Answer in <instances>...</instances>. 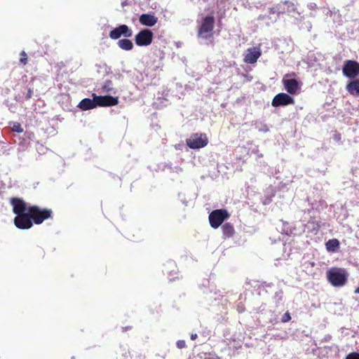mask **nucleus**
<instances>
[{
	"label": "nucleus",
	"mask_w": 359,
	"mask_h": 359,
	"mask_svg": "<svg viewBox=\"0 0 359 359\" xmlns=\"http://www.w3.org/2000/svg\"><path fill=\"white\" fill-rule=\"evenodd\" d=\"M355 293H356V294H359V287H358L355 290Z\"/></svg>",
	"instance_id": "c85d7f7f"
},
{
	"label": "nucleus",
	"mask_w": 359,
	"mask_h": 359,
	"mask_svg": "<svg viewBox=\"0 0 359 359\" xmlns=\"http://www.w3.org/2000/svg\"><path fill=\"white\" fill-rule=\"evenodd\" d=\"M109 36L114 40L121 36L129 38L133 36V30L126 25H121L110 31Z\"/></svg>",
	"instance_id": "6e6552de"
},
{
	"label": "nucleus",
	"mask_w": 359,
	"mask_h": 359,
	"mask_svg": "<svg viewBox=\"0 0 359 359\" xmlns=\"http://www.w3.org/2000/svg\"><path fill=\"white\" fill-rule=\"evenodd\" d=\"M33 95V90L31 88H29L25 96L26 100H29L32 97Z\"/></svg>",
	"instance_id": "bb28decb"
},
{
	"label": "nucleus",
	"mask_w": 359,
	"mask_h": 359,
	"mask_svg": "<svg viewBox=\"0 0 359 359\" xmlns=\"http://www.w3.org/2000/svg\"><path fill=\"white\" fill-rule=\"evenodd\" d=\"M294 100L290 95L280 93L275 95L271 102V105L274 107H278L280 106H287L293 104Z\"/></svg>",
	"instance_id": "9d476101"
},
{
	"label": "nucleus",
	"mask_w": 359,
	"mask_h": 359,
	"mask_svg": "<svg viewBox=\"0 0 359 359\" xmlns=\"http://www.w3.org/2000/svg\"><path fill=\"white\" fill-rule=\"evenodd\" d=\"M345 359H359V353L358 352H352L348 353Z\"/></svg>",
	"instance_id": "5701e85b"
},
{
	"label": "nucleus",
	"mask_w": 359,
	"mask_h": 359,
	"mask_svg": "<svg viewBox=\"0 0 359 359\" xmlns=\"http://www.w3.org/2000/svg\"><path fill=\"white\" fill-rule=\"evenodd\" d=\"M229 217L230 214L226 209L215 210L209 215V222L212 228L217 229Z\"/></svg>",
	"instance_id": "20e7f679"
},
{
	"label": "nucleus",
	"mask_w": 359,
	"mask_h": 359,
	"mask_svg": "<svg viewBox=\"0 0 359 359\" xmlns=\"http://www.w3.org/2000/svg\"><path fill=\"white\" fill-rule=\"evenodd\" d=\"M215 26V18L212 15L205 16L198 30V36L203 39H208L212 36V32Z\"/></svg>",
	"instance_id": "7ed1b4c3"
},
{
	"label": "nucleus",
	"mask_w": 359,
	"mask_h": 359,
	"mask_svg": "<svg viewBox=\"0 0 359 359\" xmlns=\"http://www.w3.org/2000/svg\"><path fill=\"white\" fill-rule=\"evenodd\" d=\"M346 90L353 97H359V79L349 81L346 86Z\"/></svg>",
	"instance_id": "4468645a"
},
{
	"label": "nucleus",
	"mask_w": 359,
	"mask_h": 359,
	"mask_svg": "<svg viewBox=\"0 0 359 359\" xmlns=\"http://www.w3.org/2000/svg\"><path fill=\"white\" fill-rule=\"evenodd\" d=\"M78 107L83 111L92 109L96 107L95 98H84L78 104Z\"/></svg>",
	"instance_id": "2eb2a0df"
},
{
	"label": "nucleus",
	"mask_w": 359,
	"mask_h": 359,
	"mask_svg": "<svg viewBox=\"0 0 359 359\" xmlns=\"http://www.w3.org/2000/svg\"><path fill=\"white\" fill-rule=\"evenodd\" d=\"M245 306L243 304H239L237 305V311L240 313H243L245 311Z\"/></svg>",
	"instance_id": "a878e982"
},
{
	"label": "nucleus",
	"mask_w": 359,
	"mask_h": 359,
	"mask_svg": "<svg viewBox=\"0 0 359 359\" xmlns=\"http://www.w3.org/2000/svg\"><path fill=\"white\" fill-rule=\"evenodd\" d=\"M289 76V74H285L283 79V84L285 90L290 95H296L298 93L299 89V82L295 79H286Z\"/></svg>",
	"instance_id": "9b49d317"
},
{
	"label": "nucleus",
	"mask_w": 359,
	"mask_h": 359,
	"mask_svg": "<svg viewBox=\"0 0 359 359\" xmlns=\"http://www.w3.org/2000/svg\"><path fill=\"white\" fill-rule=\"evenodd\" d=\"M153 40V33L150 29H144L140 31L135 37V44L138 46H147Z\"/></svg>",
	"instance_id": "0eeeda50"
},
{
	"label": "nucleus",
	"mask_w": 359,
	"mask_h": 359,
	"mask_svg": "<svg viewBox=\"0 0 359 359\" xmlns=\"http://www.w3.org/2000/svg\"><path fill=\"white\" fill-rule=\"evenodd\" d=\"M332 139L337 142H341V135L337 130L334 131Z\"/></svg>",
	"instance_id": "4be33fe9"
},
{
	"label": "nucleus",
	"mask_w": 359,
	"mask_h": 359,
	"mask_svg": "<svg viewBox=\"0 0 359 359\" xmlns=\"http://www.w3.org/2000/svg\"><path fill=\"white\" fill-rule=\"evenodd\" d=\"M140 23L144 26L152 27L158 22V18L154 14L143 13L140 16Z\"/></svg>",
	"instance_id": "ddd939ff"
},
{
	"label": "nucleus",
	"mask_w": 359,
	"mask_h": 359,
	"mask_svg": "<svg viewBox=\"0 0 359 359\" xmlns=\"http://www.w3.org/2000/svg\"><path fill=\"white\" fill-rule=\"evenodd\" d=\"M291 320L290 314L288 311L285 312L281 318L282 323H287Z\"/></svg>",
	"instance_id": "b1692460"
},
{
	"label": "nucleus",
	"mask_w": 359,
	"mask_h": 359,
	"mask_svg": "<svg viewBox=\"0 0 359 359\" xmlns=\"http://www.w3.org/2000/svg\"><path fill=\"white\" fill-rule=\"evenodd\" d=\"M222 233L224 238H229L233 236L235 234V229L233 226L226 222L222 226Z\"/></svg>",
	"instance_id": "dca6fc26"
},
{
	"label": "nucleus",
	"mask_w": 359,
	"mask_h": 359,
	"mask_svg": "<svg viewBox=\"0 0 359 359\" xmlns=\"http://www.w3.org/2000/svg\"><path fill=\"white\" fill-rule=\"evenodd\" d=\"M342 72L345 76L355 79L359 75V63L351 60L345 61Z\"/></svg>",
	"instance_id": "423d86ee"
},
{
	"label": "nucleus",
	"mask_w": 359,
	"mask_h": 359,
	"mask_svg": "<svg viewBox=\"0 0 359 359\" xmlns=\"http://www.w3.org/2000/svg\"><path fill=\"white\" fill-rule=\"evenodd\" d=\"M117 44L120 48L124 50H131L133 48V43L128 39H120Z\"/></svg>",
	"instance_id": "f3484780"
},
{
	"label": "nucleus",
	"mask_w": 359,
	"mask_h": 359,
	"mask_svg": "<svg viewBox=\"0 0 359 359\" xmlns=\"http://www.w3.org/2000/svg\"><path fill=\"white\" fill-rule=\"evenodd\" d=\"M177 348H184L186 346L185 341L183 340H179L176 343Z\"/></svg>",
	"instance_id": "393cba45"
},
{
	"label": "nucleus",
	"mask_w": 359,
	"mask_h": 359,
	"mask_svg": "<svg viewBox=\"0 0 359 359\" xmlns=\"http://www.w3.org/2000/svg\"><path fill=\"white\" fill-rule=\"evenodd\" d=\"M10 204L13 208V213L15 215L13 223L19 229H29L34 224H41L46 219L53 217L51 209L41 208L36 205H28L21 198H11Z\"/></svg>",
	"instance_id": "f257e3e1"
},
{
	"label": "nucleus",
	"mask_w": 359,
	"mask_h": 359,
	"mask_svg": "<svg viewBox=\"0 0 359 359\" xmlns=\"http://www.w3.org/2000/svg\"><path fill=\"white\" fill-rule=\"evenodd\" d=\"M348 276L346 269L341 268H332L327 272V280L334 287L344 286L347 282Z\"/></svg>",
	"instance_id": "f03ea898"
},
{
	"label": "nucleus",
	"mask_w": 359,
	"mask_h": 359,
	"mask_svg": "<svg viewBox=\"0 0 359 359\" xmlns=\"http://www.w3.org/2000/svg\"><path fill=\"white\" fill-rule=\"evenodd\" d=\"M20 55V64H22L23 65H27V61H28V57H27V53L24 50H22Z\"/></svg>",
	"instance_id": "aec40b11"
},
{
	"label": "nucleus",
	"mask_w": 359,
	"mask_h": 359,
	"mask_svg": "<svg viewBox=\"0 0 359 359\" xmlns=\"http://www.w3.org/2000/svg\"><path fill=\"white\" fill-rule=\"evenodd\" d=\"M197 337H198L197 334H191V340H195L197 338Z\"/></svg>",
	"instance_id": "cd10ccee"
},
{
	"label": "nucleus",
	"mask_w": 359,
	"mask_h": 359,
	"mask_svg": "<svg viewBox=\"0 0 359 359\" xmlns=\"http://www.w3.org/2000/svg\"><path fill=\"white\" fill-rule=\"evenodd\" d=\"M102 91L103 93H111L114 90L113 83L111 80H106L102 86Z\"/></svg>",
	"instance_id": "6ab92c4d"
},
{
	"label": "nucleus",
	"mask_w": 359,
	"mask_h": 359,
	"mask_svg": "<svg viewBox=\"0 0 359 359\" xmlns=\"http://www.w3.org/2000/svg\"><path fill=\"white\" fill-rule=\"evenodd\" d=\"M261 55L262 52L259 48H250L247 50L243 60L247 64H254L257 61Z\"/></svg>",
	"instance_id": "f8f14e48"
},
{
	"label": "nucleus",
	"mask_w": 359,
	"mask_h": 359,
	"mask_svg": "<svg viewBox=\"0 0 359 359\" xmlns=\"http://www.w3.org/2000/svg\"><path fill=\"white\" fill-rule=\"evenodd\" d=\"M12 130L13 131L17 132L18 133H21L23 132V128L19 123H14Z\"/></svg>",
	"instance_id": "412c9836"
},
{
	"label": "nucleus",
	"mask_w": 359,
	"mask_h": 359,
	"mask_svg": "<svg viewBox=\"0 0 359 359\" xmlns=\"http://www.w3.org/2000/svg\"><path fill=\"white\" fill-rule=\"evenodd\" d=\"M187 145L193 149L205 147L208 143L207 135L204 133H193L186 140Z\"/></svg>",
	"instance_id": "39448f33"
},
{
	"label": "nucleus",
	"mask_w": 359,
	"mask_h": 359,
	"mask_svg": "<svg viewBox=\"0 0 359 359\" xmlns=\"http://www.w3.org/2000/svg\"><path fill=\"white\" fill-rule=\"evenodd\" d=\"M326 248L330 252H334L339 245V242L337 239H330L326 243Z\"/></svg>",
	"instance_id": "a211bd4d"
},
{
	"label": "nucleus",
	"mask_w": 359,
	"mask_h": 359,
	"mask_svg": "<svg viewBox=\"0 0 359 359\" xmlns=\"http://www.w3.org/2000/svg\"><path fill=\"white\" fill-rule=\"evenodd\" d=\"M92 97L95 98L97 107H111L118 103V98L111 95H97L95 93L92 94Z\"/></svg>",
	"instance_id": "1a4fd4ad"
}]
</instances>
